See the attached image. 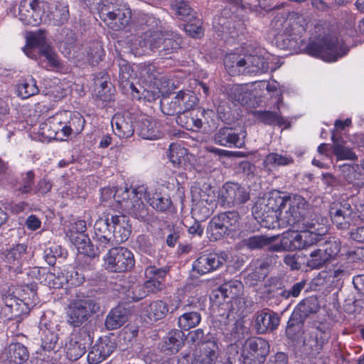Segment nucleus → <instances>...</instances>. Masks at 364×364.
Returning a JSON list of instances; mask_svg holds the SVG:
<instances>
[{"label":"nucleus","mask_w":364,"mask_h":364,"mask_svg":"<svg viewBox=\"0 0 364 364\" xmlns=\"http://www.w3.org/2000/svg\"><path fill=\"white\" fill-rule=\"evenodd\" d=\"M250 198L245 187L237 183L227 182L220 191L218 203L224 208H230L242 205Z\"/></svg>","instance_id":"nucleus-10"},{"label":"nucleus","mask_w":364,"mask_h":364,"mask_svg":"<svg viewBox=\"0 0 364 364\" xmlns=\"http://www.w3.org/2000/svg\"><path fill=\"white\" fill-rule=\"evenodd\" d=\"M318 246L330 259L336 257L341 250L340 240L336 237H329L325 241L322 240Z\"/></svg>","instance_id":"nucleus-50"},{"label":"nucleus","mask_w":364,"mask_h":364,"mask_svg":"<svg viewBox=\"0 0 364 364\" xmlns=\"http://www.w3.org/2000/svg\"><path fill=\"white\" fill-rule=\"evenodd\" d=\"M168 270L166 267L157 268L155 266H149L145 269V276L149 279L165 282Z\"/></svg>","instance_id":"nucleus-64"},{"label":"nucleus","mask_w":364,"mask_h":364,"mask_svg":"<svg viewBox=\"0 0 364 364\" xmlns=\"http://www.w3.org/2000/svg\"><path fill=\"white\" fill-rule=\"evenodd\" d=\"M146 193V188L140 186L131 191L132 200L127 201L124 205V209L134 218L141 221H146L149 218V208L141 200V197Z\"/></svg>","instance_id":"nucleus-18"},{"label":"nucleus","mask_w":364,"mask_h":364,"mask_svg":"<svg viewBox=\"0 0 364 364\" xmlns=\"http://www.w3.org/2000/svg\"><path fill=\"white\" fill-rule=\"evenodd\" d=\"M110 218H100L94 225V235L92 240L95 246L100 250H105L114 245V235L109 229Z\"/></svg>","instance_id":"nucleus-17"},{"label":"nucleus","mask_w":364,"mask_h":364,"mask_svg":"<svg viewBox=\"0 0 364 364\" xmlns=\"http://www.w3.org/2000/svg\"><path fill=\"white\" fill-rule=\"evenodd\" d=\"M27 246L18 244L12 248L6 249L0 252V259L10 268H18L22 264L23 257L26 254Z\"/></svg>","instance_id":"nucleus-27"},{"label":"nucleus","mask_w":364,"mask_h":364,"mask_svg":"<svg viewBox=\"0 0 364 364\" xmlns=\"http://www.w3.org/2000/svg\"><path fill=\"white\" fill-rule=\"evenodd\" d=\"M273 237H267L263 235L253 236L245 240V245L251 249H261L268 246L273 241Z\"/></svg>","instance_id":"nucleus-62"},{"label":"nucleus","mask_w":364,"mask_h":364,"mask_svg":"<svg viewBox=\"0 0 364 364\" xmlns=\"http://www.w3.org/2000/svg\"><path fill=\"white\" fill-rule=\"evenodd\" d=\"M226 254L209 253L200 255L193 264V269L200 274L213 272L222 267L226 262Z\"/></svg>","instance_id":"nucleus-19"},{"label":"nucleus","mask_w":364,"mask_h":364,"mask_svg":"<svg viewBox=\"0 0 364 364\" xmlns=\"http://www.w3.org/2000/svg\"><path fill=\"white\" fill-rule=\"evenodd\" d=\"M46 39V34L43 31L39 30L36 32H33L28 35L26 37V46L23 48L24 53L26 55L33 58L32 50L34 48H38V50L43 48L44 46H48Z\"/></svg>","instance_id":"nucleus-37"},{"label":"nucleus","mask_w":364,"mask_h":364,"mask_svg":"<svg viewBox=\"0 0 364 364\" xmlns=\"http://www.w3.org/2000/svg\"><path fill=\"white\" fill-rule=\"evenodd\" d=\"M47 18L49 23L53 26L64 25L70 18L68 6L60 2L55 3L49 7Z\"/></svg>","instance_id":"nucleus-29"},{"label":"nucleus","mask_w":364,"mask_h":364,"mask_svg":"<svg viewBox=\"0 0 364 364\" xmlns=\"http://www.w3.org/2000/svg\"><path fill=\"white\" fill-rule=\"evenodd\" d=\"M205 345V346L203 350V358L201 361L205 363L213 364V363L218 358V344L213 337Z\"/></svg>","instance_id":"nucleus-54"},{"label":"nucleus","mask_w":364,"mask_h":364,"mask_svg":"<svg viewBox=\"0 0 364 364\" xmlns=\"http://www.w3.org/2000/svg\"><path fill=\"white\" fill-rule=\"evenodd\" d=\"M100 304L93 298L76 299L71 301L67 309V322L73 327H79L91 315L100 310Z\"/></svg>","instance_id":"nucleus-5"},{"label":"nucleus","mask_w":364,"mask_h":364,"mask_svg":"<svg viewBox=\"0 0 364 364\" xmlns=\"http://www.w3.org/2000/svg\"><path fill=\"white\" fill-rule=\"evenodd\" d=\"M6 362L8 364H23L29 357L27 348L20 343H11L4 350Z\"/></svg>","instance_id":"nucleus-28"},{"label":"nucleus","mask_w":364,"mask_h":364,"mask_svg":"<svg viewBox=\"0 0 364 364\" xmlns=\"http://www.w3.org/2000/svg\"><path fill=\"white\" fill-rule=\"evenodd\" d=\"M296 232H300L291 238L294 250L307 249L314 245L320 244L322 240L321 233H316L314 230H318L316 228H306V230H296Z\"/></svg>","instance_id":"nucleus-23"},{"label":"nucleus","mask_w":364,"mask_h":364,"mask_svg":"<svg viewBox=\"0 0 364 364\" xmlns=\"http://www.w3.org/2000/svg\"><path fill=\"white\" fill-rule=\"evenodd\" d=\"M111 123L114 132L121 139L131 137L134 133V117L129 112L114 114Z\"/></svg>","instance_id":"nucleus-22"},{"label":"nucleus","mask_w":364,"mask_h":364,"mask_svg":"<svg viewBox=\"0 0 364 364\" xmlns=\"http://www.w3.org/2000/svg\"><path fill=\"white\" fill-rule=\"evenodd\" d=\"M17 95L22 99H27L38 93L39 89L36 85V80L30 76L23 79L17 85Z\"/></svg>","instance_id":"nucleus-43"},{"label":"nucleus","mask_w":364,"mask_h":364,"mask_svg":"<svg viewBox=\"0 0 364 364\" xmlns=\"http://www.w3.org/2000/svg\"><path fill=\"white\" fill-rule=\"evenodd\" d=\"M240 216L237 211H227L215 215L208 223L207 234L211 241H217L235 231Z\"/></svg>","instance_id":"nucleus-4"},{"label":"nucleus","mask_w":364,"mask_h":364,"mask_svg":"<svg viewBox=\"0 0 364 364\" xmlns=\"http://www.w3.org/2000/svg\"><path fill=\"white\" fill-rule=\"evenodd\" d=\"M105 267L112 272L123 273L131 271L135 264L133 253L126 247L111 248L105 257Z\"/></svg>","instance_id":"nucleus-7"},{"label":"nucleus","mask_w":364,"mask_h":364,"mask_svg":"<svg viewBox=\"0 0 364 364\" xmlns=\"http://www.w3.org/2000/svg\"><path fill=\"white\" fill-rule=\"evenodd\" d=\"M139 73L141 78L148 82H152L156 79L159 73L154 65L142 63L139 66Z\"/></svg>","instance_id":"nucleus-60"},{"label":"nucleus","mask_w":364,"mask_h":364,"mask_svg":"<svg viewBox=\"0 0 364 364\" xmlns=\"http://www.w3.org/2000/svg\"><path fill=\"white\" fill-rule=\"evenodd\" d=\"M182 314L178 317L177 326L182 331H188L199 325L201 321V314L193 310L191 304H186L181 307Z\"/></svg>","instance_id":"nucleus-26"},{"label":"nucleus","mask_w":364,"mask_h":364,"mask_svg":"<svg viewBox=\"0 0 364 364\" xmlns=\"http://www.w3.org/2000/svg\"><path fill=\"white\" fill-rule=\"evenodd\" d=\"M35 173L33 171H28L21 174V184L17 188L19 193L28 194L33 192Z\"/></svg>","instance_id":"nucleus-55"},{"label":"nucleus","mask_w":364,"mask_h":364,"mask_svg":"<svg viewBox=\"0 0 364 364\" xmlns=\"http://www.w3.org/2000/svg\"><path fill=\"white\" fill-rule=\"evenodd\" d=\"M280 323L279 314L269 309L257 312L255 318V329L259 334L276 330Z\"/></svg>","instance_id":"nucleus-21"},{"label":"nucleus","mask_w":364,"mask_h":364,"mask_svg":"<svg viewBox=\"0 0 364 364\" xmlns=\"http://www.w3.org/2000/svg\"><path fill=\"white\" fill-rule=\"evenodd\" d=\"M247 74H257L266 73L269 64L264 57L259 55H245Z\"/></svg>","instance_id":"nucleus-40"},{"label":"nucleus","mask_w":364,"mask_h":364,"mask_svg":"<svg viewBox=\"0 0 364 364\" xmlns=\"http://www.w3.org/2000/svg\"><path fill=\"white\" fill-rule=\"evenodd\" d=\"M181 38L173 33H164L163 43L161 46L160 55L165 56L176 51L181 44Z\"/></svg>","instance_id":"nucleus-44"},{"label":"nucleus","mask_w":364,"mask_h":364,"mask_svg":"<svg viewBox=\"0 0 364 364\" xmlns=\"http://www.w3.org/2000/svg\"><path fill=\"white\" fill-rule=\"evenodd\" d=\"M220 292L223 299L230 302L233 299H240L243 292V284L239 280H230L220 285Z\"/></svg>","instance_id":"nucleus-35"},{"label":"nucleus","mask_w":364,"mask_h":364,"mask_svg":"<svg viewBox=\"0 0 364 364\" xmlns=\"http://www.w3.org/2000/svg\"><path fill=\"white\" fill-rule=\"evenodd\" d=\"M213 338V336L210 333L205 334L203 328L191 331L186 336L185 335L187 343L195 346L204 345Z\"/></svg>","instance_id":"nucleus-46"},{"label":"nucleus","mask_w":364,"mask_h":364,"mask_svg":"<svg viewBox=\"0 0 364 364\" xmlns=\"http://www.w3.org/2000/svg\"><path fill=\"white\" fill-rule=\"evenodd\" d=\"M294 159L291 156L286 154H280L278 153H270L264 159V163L267 166H287L292 164Z\"/></svg>","instance_id":"nucleus-56"},{"label":"nucleus","mask_w":364,"mask_h":364,"mask_svg":"<svg viewBox=\"0 0 364 364\" xmlns=\"http://www.w3.org/2000/svg\"><path fill=\"white\" fill-rule=\"evenodd\" d=\"M287 206L283 215V223L296 230L314 228L318 225V220L314 222L311 218L310 205L301 196L295 194L288 197Z\"/></svg>","instance_id":"nucleus-1"},{"label":"nucleus","mask_w":364,"mask_h":364,"mask_svg":"<svg viewBox=\"0 0 364 364\" xmlns=\"http://www.w3.org/2000/svg\"><path fill=\"white\" fill-rule=\"evenodd\" d=\"M269 263L266 259H253L246 268L245 277L246 282L250 285H255L257 282L265 278L268 274Z\"/></svg>","instance_id":"nucleus-25"},{"label":"nucleus","mask_w":364,"mask_h":364,"mask_svg":"<svg viewBox=\"0 0 364 364\" xmlns=\"http://www.w3.org/2000/svg\"><path fill=\"white\" fill-rule=\"evenodd\" d=\"M305 51L313 57L327 62H335L347 55L349 49L338 38L326 36L311 41Z\"/></svg>","instance_id":"nucleus-2"},{"label":"nucleus","mask_w":364,"mask_h":364,"mask_svg":"<svg viewBox=\"0 0 364 364\" xmlns=\"http://www.w3.org/2000/svg\"><path fill=\"white\" fill-rule=\"evenodd\" d=\"M137 131L139 135L144 139H157L162 135L156 127V122L149 117L142 119L139 122Z\"/></svg>","instance_id":"nucleus-34"},{"label":"nucleus","mask_w":364,"mask_h":364,"mask_svg":"<svg viewBox=\"0 0 364 364\" xmlns=\"http://www.w3.org/2000/svg\"><path fill=\"white\" fill-rule=\"evenodd\" d=\"M287 202L288 197L282 196L279 191L271 192L264 205V213L259 216L265 220L276 218L283 223L284 210L287 207Z\"/></svg>","instance_id":"nucleus-14"},{"label":"nucleus","mask_w":364,"mask_h":364,"mask_svg":"<svg viewBox=\"0 0 364 364\" xmlns=\"http://www.w3.org/2000/svg\"><path fill=\"white\" fill-rule=\"evenodd\" d=\"M100 18L113 30L124 28L129 23L132 18L131 9L126 6H121L109 11L104 3L98 9Z\"/></svg>","instance_id":"nucleus-11"},{"label":"nucleus","mask_w":364,"mask_h":364,"mask_svg":"<svg viewBox=\"0 0 364 364\" xmlns=\"http://www.w3.org/2000/svg\"><path fill=\"white\" fill-rule=\"evenodd\" d=\"M245 131L235 127H220L214 134V141L222 146L242 148L245 144Z\"/></svg>","instance_id":"nucleus-15"},{"label":"nucleus","mask_w":364,"mask_h":364,"mask_svg":"<svg viewBox=\"0 0 364 364\" xmlns=\"http://www.w3.org/2000/svg\"><path fill=\"white\" fill-rule=\"evenodd\" d=\"M185 333L181 329L173 330L168 333L164 338L166 349L177 353L184 345Z\"/></svg>","instance_id":"nucleus-41"},{"label":"nucleus","mask_w":364,"mask_h":364,"mask_svg":"<svg viewBox=\"0 0 364 364\" xmlns=\"http://www.w3.org/2000/svg\"><path fill=\"white\" fill-rule=\"evenodd\" d=\"M252 115L257 120L267 125L282 126L285 124V119L281 116L279 109L277 112L268 110H255Z\"/></svg>","instance_id":"nucleus-38"},{"label":"nucleus","mask_w":364,"mask_h":364,"mask_svg":"<svg viewBox=\"0 0 364 364\" xmlns=\"http://www.w3.org/2000/svg\"><path fill=\"white\" fill-rule=\"evenodd\" d=\"M171 6L174 14L181 20H189L193 16V9L184 0H173Z\"/></svg>","instance_id":"nucleus-47"},{"label":"nucleus","mask_w":364,"mask_h":364,"mask_svg":"<svg viewBox=\"0 0 364 364\" xmlns=\"http://www.w3.org/2000/svg\"><path fill=\"white\" fill-rule=\"evenodd\" d=\"M147 201L155 210L161 212L167 210L171 205V199L160 193H154L151 197L149 196Z\"/></svg>","instance_id":"nucleus-51"},{"label":"nucleus","mask_w":364,"mask_h":364,"mask_svg":"<svg viewBox=\"0 0 364 364\" xmlns=\"http://www.w3.org/2000/svg\"><path fill=\"white\" fill-rule=\"evenodd\" d=\"M198 98L191 90H180L172 98H164L161 101V109L168 116L193 109L198 105Z\"/></svg>","instance_id":"nucleus-6"},{"label":"nucleus","mask_w":364,"mask_h":364,"mask_svg":"<svg viewBox=\"0 0 364 364\" xmlns=\"http://www.w3.org/2000/svg\"><path fill=\"white\" fill-rule=\"evenodd\" d=\"M110 221L112 223V235H114V244H120L127 241L132 232V227L128 218L124 215H111Z\"/></svg>","instance_id":"nucleus-24"},{"label":"nucleus","mask_w":364,"mask_h":364,"mask_svg":"<svg viewBox=\"0 0 364 364\" xmlns=\"http://www.w3.org/2000/svg\"><path fill=\"white\" fill-rule=\"evenodd\" d=\"M330 259L326 256L322 249L318 245V248L312 250L309 254V258L306 261V265L311 269H319L322 267Z\"/></svg>","instance_id":"nucleus-48"},{"label":"nucleus","mask_w":364,"mask_h":364,"mask_svg":"<svg viewBox=\"0 0 364 364\" xmlns=\"http://www.w3.org/2000/svg\"><path fill=\"white\" fill-rule=\"evenodd\" d=\"M33 297V302L31 304L25 301V299H20L14 295V291L11 289L2 294V300L4 306L2 309L1 314L6 320H13L18 318L23 314H28L30 311V306H34L37 303L36 293L31 289Z\"/></svg>","instance_id":"nucleus-9"},{"label":"nucleus","mask_w":364,"mask_h":364,"mask_svg":"<svg viewBox=\"0 0 364 364\" xmlns=\"http://www.w3.org/2000/svg\"><path fill=\"white\" fill-rule=\"evenodd\" d=\"M186 149L176 144H171L169 146L167 156L170 161L175 165H180L183 161V155Z\"/></svg>","instance_id":"nucleus-63"},{"label":"nucleus","mask_w":364,"mask_h":364,"mask_svg":"<svg viewBox=\"0 0 364 364\" xmlns=\"http://www.w3.org/2000/svg\"><path fill=\"white\" fill-rule=\"evenodd\" d=\"M36 59L41 67L47 70L60 68L62 66L57 53L50 46H44L38 50V55Z\"/></svg>","instance_id":"nucleus-32"},{"label":"nucleus","mask_w":364,"mask_h":364,"mask_svg":"<svg viewBox=\"0 0 364 364\" xmlns=\"http://www.w3.org/2000/svg\"><path fill=\"white\" fill-rule=\"evenodd\" d=\"M41 346L44 350L50 351L55 349L58 345V333L55 327L45 326V328H41Z\"/></svg>","instance_id":"nucleus-42"},{"label":"nucleus","mask_w":364,"mask_h":364,"mask_svg":"<svg viewBox=\"0 0 364 364\" xmlns=\"http://www.w3.org/2000/svg\"><path fill=\"white\" fill-rule=\"evenodd\" d=\"M149 33H144L139 36L132 43V50L135 55H142L146 54L149 50L148 45Z\"/></svg>","instance_id":"nucleus-61"},{"label":"nucleus","mask_w":364,"mask_h":364,"mask_svg":"<svg viewBox=\"0 0 364 364\" xmlns=\"http://www.w3.org/2000/svg\"><path fill=\"white\" fill-rule=\"evenodd\" d=\"M301 20H304V17L297 14H294L292 17L289 18V19H285L284 16L282 15H277L272 21L271 24L276 31L279 32L282 30L284 25H290L294 22L296 23H301Z\"/></svg>","instance_id":"nucleus-58"},{"label":"nucleus","mask_w":364,"mask_h":364,"mask_svg":"<svg viewBox=\"0 0 364 364\" xmlns=\"http://www.w3.org/2000/svg\"><path fill=\"white\" fill-rule=\"evenodd\" d=\"M319 309L318 299L314 296L307 297L301 301L287 322L286 334L290 339H296L304 332V323L307 318L315 314Z\"/></svg>","instance_id":"nucleus-3"},{"label":"nucleus","mask_w":364,"mask_h":364,"mask_svg":"<svg viewBox=\"0 0 364 364\" xmlns=\"http://www.w3.org/2000/svg\"><path fill=\"white\" fill-rule=\"evenodd\" d=\"M128 319V310L119 305L112 309L107 315L105 325L107 330H114L121 327Z\"/></svg>","instance_id":"nucleus-31"},{"label":"nucleus","mask_w":364,"mask_h":364,"mask_svg":"<svg viewBox=\"0 0 364 364\" xmlns=\"http://www.w3.org/2000/svg\"><path fill=\"white\" fill-rule=\"evenodd\" d=\"M143 314L151 321H159L168 314L167 304L161 300L154 301L143 308Z\"/></svg>","instance_id":"nucleus-33"},{"label":"nucleus","mask_w":364,"mask_h":364,"mask_svg":"<svg viewBox=\"0 0 364 364\" xmlns=\"http://www.w3.org/2000/svg\"><path fill=\"white\" fill-rule=\"evenodd\" d=\"M91 343L90 333L84 328L72 333L65 343L67 358L70 360H78L85 353L87 348Z\"/></svg>","instance_id":"nucleus-12"},{"label":"nucleus","mask_w":364,"mask_h":364,"mask_svg":"<svg viewBox=\"0 0 364 364\" xmlns=\"http://www.w3.org/2000/svg\"><path fill=\"white\" fill-rule=\"evenodd\" d=\"M42 134H47L49 137H55L59 132L64 134V124L61 122L60 116L57 114L48 118L41 127Z\"/></svg>","instance_id":"nucleus-45"},{"label":"nucleus","mask_w":364,"mask_h":364,"mask_svg":"<svg viewBox=\"0 0 364 364\" xmlns=\"http://www.w3.org/2000/svg\"><path fill=\"white\" fill-rule=\"evenodd\" d=\"M224 65L230 75L247 74L245 55L229 54L224 58Z\"/></svg>","instance_id":"nucleus-30"},{"label":"nucleus","mask_w":364,"mask_h":364,"mask_svg":"<svg viewBox=\"0 0 364 364\" xmlns=\"http://www.w3.org/2000/svg\"><path fill=\"white\" fill-rule=\"evenodd\" d=\"M206 196H201L200 198L197 201L192 208L191 214L195 220L200 221L205 220L210 217L213 213L212 200L205 198Z\"/></svg>","instance_id":"nucleus-36"},{"label":"nucleus","mask_w":364,"mask_h":364,"mask_svg":"<svg viewBox=\"0 0 364 364\" xmlns=\"http://www.w3.org/2000/svg\"><path fill=\"white\" fill-rule=\"evenodd\" d=\"M306 284V282L305 280H301L294 284L289 289L279 287L277 289V294L284 299H289L291 297L296 298L304 289Z\"/></svg>","instance_id":"nucleus-53"},{"label":"nucleus","mask_w":364,"mask_h":364,"mask_svg":"<svg viewBox=\"0 0 364 364\" xmlns=\"http://www.w3.org/2000/svg\"><path fill=\"white\" fill-rule=\"evenodd\" d=\"M105 55V51L99 42L92 43L87 50L88 61L93 65L101 61Z\"/></svg>","instance_id":"nucleus-57"},{"label":"nucleus","mask_w":364,"mask_h":364,"mask_svg":"<svg viewBox=\"0 0 364 364\" xmlns=\"http://www.w3.org/2000/svg\"><path fill=\"white\" fill-rule=\"evenodd\" d=\"M331 214L333 223L338 229L346 230L348 228L350 223L347 219L351 215L349 210L337 209L335 212L331 211Z\"/></svg>","instance_id":"nucleus-52"},{"label":"nucleus","mask_w":364,"mask_h":364,"mask_svg":"<svg viewBox=\"0 0 364 364\" xmlns=\"http://www.w3.org/2000/svg\"><path fill=\"white\" fill-rule=\"evenodd\" d=\"M331 336V328L325 323H320L308 338L304 341V347L312 356L318 355L328 343Z\"/></svg>","instance_id":"nucleus-13"},{"label":"nucleus","mask_w":364,"mask_h":364,"mask_svg":"<svg viewBox=\"0 0 364 364\" xmlns=\"http://www.w3.org/2000/svg\"><path fill=\"white\" fill-rule=\"evenodd\" d=\"M41 4L39 0H21L18 7L20 21L33 26L38 25L43 14Z\"/></svg>","instance_id":"nucleus-16"},{"label":"nucleus","mask_w":364,"mask_h":364,"mask_svg":"<svg viewBox=\"0 0 364 364\" xmlns=\"http://www.w3.org/2000/svg\"><path fill=\"white\" fill-rule=\"evenodd\" d=\"M117 347L116 343L109 338L105 337L95 343L87 354V362L90 364H98L109 356Z\"/></svg>","instance_id":"nucleus-20"},{"label":"nucleus","mask_w":364,"mask_h":364,"mask_svg":"<svg viewBox=\"0 0 364 364\" xmlns=\"http://www.w3.org/2000/svg\"><path fill=\"white\" fill-rule=\"evenodd\" d=\"M269 351L270 346L267 341L253 337L246 341L240 357L243 364H262Z\"/></svg>","instance_id":"nucleus-8"},{"label":"nucleus","mask_w":364,"mask_h":364,"mask_svg":"<svg viewBox=\"0 0 364 364\" xmlns=\"http://www.w3.org/2000/svg\"><path fill=\"white\" fill-rule=\"evenodd\" d=\"M164 36V33L161 31L149 33L148 45L149 51L158 53L160 55L161 46L163 43Z\"/></svg>","instance_id":"nucleus-59"},{"label":"nucleus","mask_w":364,"mask_h":364,"mask_svg":"<svg viewBox=\"0 0 364 364\" xmlns=\"http://www.w3.org/2000/svg\"><path fill=\"white\" fill-rule=\"evenodd\" d=\"M85 125V119L79 114L70 117V120L65 124L64 123V136H68L70 134H80Z\"/></svg>","instance_id":"nucleus-49"},{"label":"nucleus","mask_w":364,"mask_h":364,"mask_svg":"<svg viewBox=\"0 0 364 364\" xmlns=\"http://www.w3.org/2000/svg\"><path fill=\"white\" fill-rule=\"evenodd\" d=\"M331 139L333 142L332 146L333 154L338 160H355L357 159L353 150L346 146L343 140L336 137L334 131H332Z\"/></svg>","instance_id":"nucleus-39"}]
</instances>
